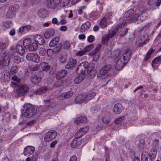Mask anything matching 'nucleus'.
Instances as JSON below:
<instances>
[{"label": "nucleus", "mask_w": 161, "mask_h": 161, "mask_svg": "<svg viewBox=\"0 0 161 161\" xmlns=\"http://www.w3.org/2000/svg\"><path fill=\"white\" fill-rule=\"evenodd\" d=\"M48 90L46 86H43L39 88L37 90L35 91L34 94L36 95L42 94L45 93Z\"/></svg>", "instance_id": "31"}, {"label": "nucleus", "mask_w": 161, "mask_h": 161, "mask_svg": "<svg viewBox=\"0 0 161 161\" xmlns=\"http://www.w3.org/2000/svg\"><path fill=\"white\" fill-rule=\"evenodd\" d=\"M29 88L28 86L25 85H23L17 87L16 93L19 96L25 95L28 92Z\"/></svg>", "instance_id": "5"}, {"label": "nucleus", "mask_w": 161, "mask_h": 161, "mask_svg": "<svg viewBox=\"0 0 161 161\" xmlns=\"http://www.w3.org/2000/svg\"><path fill=\"white\" fill-rule=\"evenodd\" d=\"M119 29L118 27H116L112 33L108 35H105L102 38V43L103 44H104L107 42L110 38H112L115 35L118 31L119 30Z\"/></svg>", "instance_id": "8"}, {"label": "nucleus", "mask_w": 161, "mask_h": 161, "mask_svg": "<svg viewBox=\"0 0 161 161\" xmlns=\"http://www.w3.org/2000/svg\"><path fill=\"white\" fill-rule=\"evenodd\" d=\"M151 138L152 139H155L153 142V146L156 147L159 144V141L158 139L160 137V136L158 133H153L150 136Z\"/></svg>", "instance_id": "15"}, {"label": "nucleus", "mask_w": 161, "mask_h": 161, "mask_svg": "<svg viewBox=\"0 0 161 161\" xmlns=\"http://www.w3.org/2000/svg\"><path fill=\"white\" fill-rule=\"evenodd\" d=\"M93 60L95 61H97L99 59L100 56V53H97L96 55H93Z\"/></svg>", "instance_id": "52"}, {"label": "nucleus", "mask_w": 161, "mask_h": 161, "mask_svg": "<svg viewBox=\"0 0 161 161\" xmlns=\"http://www.w3.org/2000/svg\"><path fill=\"white\" fill-rule=\"evenodd\" d=\"M19 8V5L17 4L11 6L9 8V10L7 14V16L8 17H12L15 15V12H16Z\"/></svg>", "instance_id": "9"}, {"label": "nucleus", "mask_w": 161, "mask_h": 161, "mask_svg": "<svg viewBox=\"0 0 161 161\" xmlns=\"http://www.w3.org/2000/svg\"><path fill=\"white\" fill-rule=\"evenodd\" d=\"M96 93L95 92H92L87 94H83L86 102H87L93 98L95 96Z\"/></svg>", "instance_id": "27"}, {"label": "nucleus", "mask_w": 161, "mask_h": 161, "mask_svg": "<svg viewBox=\"0 0 161 161\" xmlns=\"http://www.w3.org/2000/svg\"><path fill=\"white\" fill-rule=\"evenodd\" d=\"M88 129L86 127L81 128L78 130L75 135L76 139H79L85 134L88 131Z\"/></svg>", "instance_id": "12"}, {"label": "nucleus", "mask_w": 161, "mask_h": 161, "mask_svg": "<svg viewBox=\"0 0 161 161\" xmlns=\"http://www.w3.org/2000/svg\"><path fill=\"white\" fill-rule=\"evenodd\" d=\"M42 69L43 70H47L50 69V67L47 63L43 62L42 64Z\"/></svg>", "instance_id": "45"}, {"label": "nucleus", "mask_w": 161, "mask_h": 161, "mask_svg": "<svg viewBox=\"0 0 161 161\" xmlns=\"http://www.w3.org/2000/svg\"><path fill=\"white\" fill-rule=\"evenodd\" d=\"M100 26L103 28L106 27L107 22L106 19L105 17H103L101 20L100 23Z\"/></svg>", "instance_id": "41"}, {"label": "nucleus", "mask_w": 161, "mask_h": 161, "mask_svg": "<svg viewBox=\"0 0 161 161\" xmlns=\"http://www.w3.org/2000/svg\"><path fill=\"white\" fill-rule=\"evenodd\" d=\"M102 45L99 44L97 45L95 48L94 49L91 53H89V55L92 56L93 55H96L97 53H99V51L101 48Z\"/></svg>", "instance_id": "35"}, {"label": "nucleus", "mask_w": 161, "mask_h": 161, "mask_svg": "<svg viewBox=\"0 0 161 161\" xmlns=\"http://www.w3.org/2000/svg\"><path fill=\"white\" fill-rule=\"evenodd\" d=\"M37 44L36 42H33L30 45L28 48L30 51H32L36 50L37 48Z\"/></svg>", "instance_id": "38"}, {"label": "nucleus", "mask_w": 161, "mask_h": 161, "mask_svg": "<svg viewBox=\"0 0 161 161\" xmlns=\"http://www.w3.org/2000/svg\"><path fill=\"white\" fill-rule=\"evenodd\" d=\"M71 0H61L59 5L60 7H64L70 3Z\"/></svg>", "instance_id": "40"}, {"label": "nucleus", "mask_w": 161, "mask_h": 161, "mask_svg": "<svg viewBox=\"0 0 161 161\" xmlns=\"http://www.w3.org/2000/svg\"><path fill=\"white\" fill-rule=\"evenodd\" d=\"M103 69H101L97 74V76L101 79H105L108 76V74H106L105 72H103Z\"/></svg>", "instance_id": "28"}, {"label": "nucleus", "mask_w": 161, "mask_h": 161, "mask_svg": "<svg viewBox=\"0 0 161 161\" xmlns=\"http://www.w3.org/2000/svg\"><path fill=\"white\" fill-rule=\"evenodd\" d=\"M77 143V140L73 141L71 143V147L73 148H75L77 147L78 146Z\"/></svg>", "instance_id": "50"}, {"label": "nucleus", "mask_w": 161, "mask_h": 161, "mask_svg": "<svg viewBox=\"0 0 161 161\" xmlns=\"http://www.w3.org/2000/svg\"><path fill=\"white\" fill-rule=\"evenodd\" d=\"M94 37L92 35H90L87 38V40L89 42H92L94 41Z\"/></svg>", "instance_id": "54"}, {"label": "nucleus", "mask_w": 161, "mask_h": 161, "mask_svg": "<svg viewBox=\"0 0 161 161\" xmlns=\"http://www.w3.org/2000/svg\"><path fill=\"white\" fill-rule=\"evenodd\" d=\"M6 47V44L4 43L0 42V49H4Z\"/></svg>", "instance_id": "59"}, {"label": "nucleus", "mask_w": 161, "mask_h": 161, "mask_svg": "<svg viewBox=\"0 0 161 161\" xmlns=\"http://www.w3.org/2000/svg\"><path fill=\"white\" fill-rule=\"evenodd\" d=\"M75 102L78 104H81L86 102L83 94L78 95L75 98Z\"/></svg>", "instance_id": "26"}, {"label": "nucleus", "mask_w": 161, "mask_h": 161, "mask_svg": "<svg viewBox=\"0 0 161 161\" xmlns=\"http://www.w3.org/2000/svg\"><path fill=\"white\" fill-rule=\"evenodd\" d=\"M13 61L15 63L19 64L21 61V58L18 56H15L13 58Z\"/></svg>", "instance_id": "46"}, {"label": "nucleus", "mask_w": 161, "mask_h": 161, "mask_svg": "<svg viewBox=\"0 0 161 161\" xmlns=\"http://www.w3.org/2000/svg\"><path fill=\"white\" fill-rule=\"evenodd\" d=\"M69 161H77V157L75 156H73L70 158Z\"/></svg>", "instance_id": "62"}, {"label": "nucleus", "mask_w": 161, "mask_h": 161, "mask_svg": "<svg viewBox=\"0 0 161 161\" xmlns=\"http://www.w3.org/2000/svg\"><path fill=\"white\" fill-rule=\"evenodd\" d=\"M46 53V49L43 47H41L39 50V54L41 56H44Z\"/></svg>", "instance_id": "47"}, {"label": "nucleus", "mask_w": 161, "mask_h": 161, "mask_svg": "<svg viewBox=\"0 0 161 161\" xmlns=\"http://www.w3.org/2000/svg\"><path fill=\"white\" fill-rule=\"evenodd\" d=\"M103 122L106 124H108L110 122V119L107 117H103L102 119Z\"/></svg>", "instance_id": "51"}, {"label": "nucleus", "mask_w": 161, "mask_h": 161, "mask_svg": "<svg viewBox=\"0 0 161 161\" xmlns=\"http://www.w3.org/2000/svg\"><path fill=\"white\" fill-rule=\"evenodd\" d=\"M55 33L54 30L52 29H48L45 32L44 36L46 38L49 39L53 36Z\"/></svg>", "instance_id": "20"}, {"label": "nucleus", "mask_w": 161, "mask_h": 161, "mask_svg": "<svg viewBox=\"0 0 161 161\" xmlns=\"http://www.w3.org/2000/svg\"><path fill=\"white\" fill-rule=\"evenodd\" d=\"M64 46L66 48H69L70 46V42L68 41L65 42L64 44Z\"/></svg>", "instance_id": "56"}, {"label": "nucleus", "mask_w": 161, "mask_h": 161, "mask_svg": "<svg viewBox=\"0 0 161 161\" xmlns=\"http://www.w3.org/2000/svg\"><path fill=\"white\" fill-rule=\"evenodd\" d=\"M79 74L80 75L76 77L74 80V82L75 84H79L83 80L85 77V74Z\"/></svg>", "instance_id": "33"}, {"label": "nucleus", "mask_w": 161, "mask_h": 161, "mask_svg": "<svg viewBox=\"0 0 161 161\" xmlns=\"http://www.w3.org/2000/svg\"><path fill=\"white\" fill-rule=\"evenodd\" d=\"M87 121L86 118L85 116H81L77 119L75 121V124L79 125L80 124L85 123Z\"/></svg>", "instance_id": "25"}, {"label": "nucleus", "mask_w": 161, "mask_h": 161, "mask_svg": "<svg viewBox=\"0 0 161 161\" xmlns=\"http://www.w3.org/2000/svg\"><path fill=\"white\" fill-rule=\"evenodd\" d=\"M149 153L147 152L143 151L142 153L141 156L142 161H147L149 157Z\"/></svg>", "instance_id": "37"}, {"label": "nucleus", "mask_w": 161, "mask_h": 161, "mask_svg": "<svg viewBox=\"0 0 161 161\" xmlns=\"http://www.w3.org/2000/svg\"><path fill=\"white\" fill-rule=\"evenodd\" d=\"M10 58L9 55H6L0 59V69H3L4 67L8 66L9 63Z\"/></svg>", "instance_id": "6"}, {"label": "nucleus", "mask_w": 161, "mask_h": 161, "mask_svg": "<svg viewBox=\"0 0 161 161\" xmlns=\"http://www.w3.org/2000/svg\"><path fill=\"white\" fill-rule=\"evenodd\" d=\"M73 94V92L72 91H68L67 92L64 93V95L65 98H68Z\"/></svg>", "instance_id": "43"}, {"label": "nucleus", "mask_w": 161, "mask_h": 161, "mask_svg": "<svg viewBox=\"0 0 161 161\" xmlns=\"http://www.w3.org/2000/svg\"><path fill=\"white\" fill-rule=\"evenodd\" d=\"M43 76V73L42 72H40L37 75L32 76L31 77V82L34 84H38L40 82Z\"/></svg>", "instance_id": "10"}, {"label": "nucleus", "mask_w": 161, "mask_h": 161, "mask_svg": "<svg viewBox=\"0 0 161 161\" xmlns=\"http://www.w3.org/2000/svg\"><path fill=\"white\" fill-rule=\"evenodd\" d=\"M150 159L152 161H154L155 158L157 155V150L155 148H152L150 151L149 153Z\"/></svg>", "instance_id": "30"}, {"label": "nucleus", "mask_w": 161, "mask_h": 161, "mask_svg": "<svg viewBox=\"0 0 161 161\" xmlns=\"http://www.w3.org/2000/svg\"><path fill=\"white\" fill-rule=\"evenodd\" d=\"M9 71L6 70H4L2 72L1 77L2 79L5 81H8L9 79Z\"/></svg>", "instance_id": "23"}, {"label": "nucleus", "mask_w": 161, "mask_h": 161, "mask_svg": "<svg viewBox=\"0 0 161 161\" xmlns=\"http://www.w3.org/2000/svg\"><path fill=\"white\" fill-rule=\"evenodd\" d=\"M32 28L30 25L22 26L19 28V32L21 34L25 33L31 30Z\"/></svg>", "instance_id": "14"}, {"label": "nucleus", "mask_w": 161, "mask_h": 161, "mask_svg": "<svg viewBox=\"0 0 161 161\" xmlns=\"http://www.w3.org/2000/svg\"><path fill=\"white\" fill-rule=\"evenodd\" d=\"M94 65L93 64H89V66L88 67L87 69H86V70L87 71V72L88 74H89L91 73L92 71L94 69Z\"/></svg>", "instance_id": "44"}, {"label": "nucleus", "mask_w": 161, "mask_h": 161, "mask_svg": "<svg viewBox=\"0 0 161 161\" xmlns=\"http://www.w3.org/2000/svg\"><path fill=\"white\" fill-rule=\"evenodd\" d=\"M89 66V63L86 62H83L80 64L76 69V72L79 74H85L86 69Z\"/></svg>", "instance_id": "4"}, {"label": "nucleus", "mask_w": 161, "mask_h": 161, "mask_svg": "<svg viewBox=\"0 0 161 161\" xmlns=\"http://www.w3.org/2000/svg\"><path fill=\"white\" fill-rule=\"evenodd\" d=\"M117 62L115 68L117 69H120L125 65V61L128 60L131 55V51L129 48L125 50L122 54L121 52L117 51L116 52Z\"/></svg>", "instance_id": "2"}, {"label": "nucleus", "mask_w": 161, "mask_h": 161, "mask_svg": "<svg viewBox=\"0 0 161 161\" xmlns=\"http://www.w3.org/2000/svg\"><path fill=\"white\" fill-rule=\"evenodd\" d=\"M77 61L75 59L70 58L69 59L68 63L65 65V67L66 69H69L75 67Z\"/></svg>", "instance_id": "17"}, {"label": "nucleus", "mask_w": 161, "mask_h": 161, "mask_svg": "<svg viewBox=\"0 0 161 161\" xmlns=\"http://www.w3.org/2000/svg\"><path fill=\"white\" fill-rule=\"evenodd\" d=\"M123 120L121 118L117 119L115 120V123L117 125L121 124Z\"/></svg>", "instance_id": "55"}, {"label": "nucleus", "mask_w": 161, "mask_h": 161, "mask_svg": "<svg viewBox=\"0 0 161 161\" xmlns=\"http://www.w3.org/2000/svg\"><path fill=\"white\" fill-rule=\"evenodd\" d=\"M161 63L155 58L153 61L152 65L153 67L155 69H158V66Z\"/></svg>", "instance_id": "39"}, {"label": "nucleus", "mask_w": 161, "mask_h": 161, "mask_svg": "<svg viewBox=\"0 0 161 161\" xmlns=\"http://www.w3.org/2000/svg\"><path fill=\"white\" fill-rule=\"evenodd\" d=\"M26 59L29 61H32L35 63H38L40 60L39 55L35 53H28L26 56Z\"/></svg>", "instance_id": "11"}, {"label": "nucleus", "mask_w": 161, "mask_h": 161, "mask_svg": "<svg viewBox=\"0 0 161 161\" xmlns=\"http://www.w3.org/2000/svg\"><path fill=\"white\" fill-rule=\"evenodd\" d=\"M31 43V40L29 38H26L23 41V44L26 48H28Z\"/></svg>", "instance_id": "36"}, {"label": "nucleus", "mask_w": 161, "mask_h": 161, "mask_svg": "<svg viewBox=\"0 0 161 161\" xmlns=\"http://www.w3.org/2000/svg\"><path fill=\"white\" fill-rule=\"evenodd\" d=\"M25 47L22 45L18 44L16 45L15 50L16 52L20 55H23L25 52Z\"/></svg>", "instance_id": "19"}, {"label": "nucleus", "mask_w": 161, "mask_h": 161, "mask_svg": "<svg viewBox=\"0 0 161 161\" xmlns=\"http://www.w3.org/2000/svg\"><path fill=\"white\" fill-rule=\"evenodd\" d=\"M102 45L99 44L97 45L95 48L94 49L91 53H89V55L92 56L93 55H96L97 53H99V51L101 48Z\"/></svg>", "instance_id": "34"}, {"label": "nucleus", "mask_w": 161, "mask_h": 161, "mask_svg": "<svg viewBox=\"0 0 161 161\" xmlns=\"http://www.w3.org/2000/svg\"><path fill=\"white\" fill-rule=\"evenodd\" d=\"M38 69V66L37 64L32 66L31 68V69L32 70L35 71Z\"/></svg>", "instance_id": "61"}, {"label": "nucleus", "mask_w": 161, "mask_h": 161, "mask_svg": "<svg viewBox=\"0 0 161 161\" xmlns=\"http://www.w3.org/2000/svg\"><path fill=\"white\" fill-rule=\"evenodd\" d=\"M122 110L121 104L117 103L115 104L114 106L113 111L115 114H119L121 113Z\"/></svg>", "instance_id": "24"}, {"label": "nucleus", "mask_w": 161, "mask_h": 161, "mask_svg": "<svg viewBox=\"0 0 161 161\" xmlns=\"http://www.w3.org/2000/svg\"><path fill=\"white\" fill-rule=\"evenodd\" d=\"M12 24L11 23L8 22H7L4 23V25L7 28H8L10 27Z\"/></svg>", "instance_id": "60"}, {"label": "nucleus", "mask_w": 161, "mask_h": 161, "mask_svg": "<svg viewBox=\"0 0 161 161\" xmlns=\"http://www.w3.org/2000/svg\"><path fill=\"white\" fill-rule=\"evenodd\" d=\"M34 39L37 43L42 45L45 43V41L43 37L40 35H36L35 36Z\"/></svg>", "instance_id": "21"}, {"label": "nucleus", "mask_w": 161, "mask_h": 161, "mask_svg": "<svg viewBox=\"0 0 161 161\" xmlns=\"http://www.w3.org/2000/svg\"><path fill=\"white\" fill-rule=\"evenodd\" d=\"M58 3H56V1L50 0L47 3V7L52 9H55L58 6Z\"/></svg>", "instance_id": "29"}, {"label": "nucleus", "mask_w": 161, "mask_h": 161, "mask_svg": "<svg viewBox=\"0 0 161 161\" xmlns=\"http://www.w3.org/2000/svg\"><path fill=\"white\" fill-rule=\"evenodd\" d=\"M57 136L56 131L52 130L48 132L46 134L44 138L45 142H49L54 139Z\"/></svg>", "instance_id": "7"}, {"label": "nucleus", "mask_w": 161, "mask_h": 161, "mask_svg": "<svg viewBox=\"0 0 161 161\" xmlns=\"http://www.w3.org/2000/svg\"><path fill=\"white\" fill-rule=\"evenodd\" d=\"M91 26V23L89 21H86L81 26L80 31L84 32L89 30Z\"/></svg>", "instance_id": "18"}, {"label": "nucleus", "mask_w": 161, "mask_h": 161, "mask_svg": "<svg viewBox=\"0 0 161 161\" xmlns=\"http://www.w3.org/2000/svg\"><path fill=\"white\" fill-rule=\"evenodd\" d=\"M57 97H58V99L60 100H62L64 98H65V97L64 95V93H63L62 94H61L59 95Z\"/></svg>", "instance_id": "58"}, {"label": "nucleus", "mask_w": 161, "mask_h": 161, "mask_svg": "<svg viewBox=\"0 0 161 161\" xmlns=\"http://www.w3.org/2000/svg\"><path fill=\"white\" fill-rule=\"evenodd\" d=\"M161 4V0H158L155 3V5L157 7L159 6Z\"/></svg>", "instance_id": "64"}, {"label": "nucleus", "mask_w": 161, "mask_h": 161, "mask_svg": "<svg viewBox=\"0 0 161 161\" xmlns=\"http://www.w3.org/2000/svg\"><path fill=\"white\" fill-rule=\"evenodd\" d=\"M24 110L22 114L24 117H29L34 115L36 111V109L30 104H26L24 106Z\"/></svg>", "instance_id": "3"}, {"label": "nucleus", "mask_w": 161, "mask_h": 161, "mask_svg": "<svg viewBox=\"0 0 161 161\" xmlns=\"http://www.w3.org/2000/svg\"><path fill=\"white\" fill-rule=\"evenodd\" d=\"M134 11L132 9H130L127 11L123 18V20L125 23H122L117 27L119 28H121V27H124L126 23H127L131 21H133L138 19L143 21L145 19V18L143 17V16L145 15V13H142L141 11L140 12L136 13L135 14H134Z\"/></svg>", "instance_id": "1"}, {"label": "nucleus", "mask_w": 161, "mask_h": 161, "mask_svg": "<svg viewBox=\"0 0 161 161\" xmlns=\"http://www.w3.org/2000/svg\"><path fill=\"white\" fill-rule=\"evenodd\" d=\"M59 41V38L58 37H56L53 38L50 41L49 46L50 47L55 46L57 44Z\"/></svg>", "instance_id": "32"}, {"label": "nucleus", "mask_w": 161, "mask_h": 161, "mask_svg": "<svg viewBox=\"0 0 161 161\" xmlns=\"http://www.w3.org/2000/svg\"><path fill=\"white\" fill-rule=\"evenodd\" d=\"M59 61L62 63H64L67 61V59L65 57L61 56L59 58Z\"/></svg>", "instance_id": "57"}, {"label": "nucleus", "mask_w": 161, "mask_h": 161, "mask_svg": "<svg viewBox=\"0 0 161 161\" xmlns=\"http://www.w3.org/2000/svg\"><path fill=\"white\" fill-rule=\"evenodd\" d=\"M67 27L65 26H62L60 28V30L62 31H65L67 30Z\"/></svg>", "instance_id": "63"}, {"label": "nucleus", "mask_w": 161, "mask_h": 161, "mask_svg": "<svg viewBox=\"0 0 161 161\" xmlns=\"http://www.w3.org/2000/svg\"><path fill=\"white\" fill-rule=\"evenodd\" d=\"M47 55L48 56H52L53 54L54 51L52 49H48L47 50Z\"/></svg>", "instance_id": "48"}, {"label": "nucleus", "mask_w": 161, "mask_h": 161, "mask_svg": "<svg viewBox=\"0 0 161 161\" xmlns=\"http://www.w3.org/2000/svg\"><path fill=\"white\" fill-rule=\"evenodd\" d=\"M90 47V46H88L82 50L77 52L76 55L78 56H81L85 55L87 52L91 51Z\"/></svg>", "instance_id": "22"}, {"label": "nucleus", "mask_w": 161, "mask_h": 161, "mask_svg": "<svg viewBox=\"0 0 161 161\" xmlns=\"http://www.w3.org/2000/svg\"><path fill=\"white\" fill-rule=\"evenodd\" d=\"M12 79L13 81L16 82L17 83L19 82V79L16 75H14L12 77Z\"/></svg>", "instance_id": "53"}, {"label": "nucleus", "mask_w": 161, "mask_h": 161, "mask_svg": "<svg viewBox=\"0 0 161 161\" xmlns=\"http://www.w3.org/2000/svg\"><path fill=\"white\" fill-rule=\"evenodd\" d=\"M67 72L65 69H62L58 71L56 74V78L59 80L65 77L67 75Z\"/></svg>", "instance_id": "16"}, {"label": "nucleus", "mask_w": 161, "mask_h": 161, "mask_svg": "<svg viewBox=\"0 0 161 161\" xmlns=\"http://www.w3.org/2000/svg\"><path fill=\"white\" fill-rule=\"evenodd\" d=\"M112 66L110 65H106L103 67L101 69H103V72H105L106 74H108L110 69H111Z\"/></svg>", "instance_id": "42"}, {"label": "nucleus", "mask_w": 161, "mask_h": 161, "mask_svg": "<svg viewBox=\"0 0 161 161\" xmlns=\"http://www.w3.org/2000/svg\"><path fill=\"white\" fill-rule=\"evenodd\" d=\"M35 151V148L34 147L27 146L24 148V154L25 155L29 156L32 154Z\"/></svg>", "instance_id": "13"}, {"label": "nucleus", "mask_w": 161, "mask_h": 161, "mask_svg": "<svg viewBox=\"0 0 161 161\" xmlns=\"http://www.w3.org/2000/svg\"><path fill=\"white\" fill-rule=\"evenodd\" d=\"M17 71V68L16 66L12 67L10 70V73L12 75L14 74Z\"/></svg>", "instance_id": "49"}]
</instances>
